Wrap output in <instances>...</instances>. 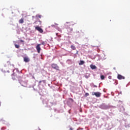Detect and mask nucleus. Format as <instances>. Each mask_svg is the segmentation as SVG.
I'll return each instance as SVG.
<instances>
[{
  "instance_id": "2eb2a0df",
  "label": "nucleus",
  "mask_w": 130,
  "mask_h": 130,
  "mask_svg": "<svg viewBox=\"0 0 130 130\" xmlns=\"http://www.w3.org/2000/svg\"><path fill=\"white\" fill-rule=\"evenodd\" d=\"M81 129L83 130V129H84V128H78L77 130H81Z\"/></svg>"
},
{
  "instance_id": "9b49d317",
  "label": "nucleus",
  "mask_w": 130,
  "mask_h": 130,
  "mask_svg": "<svg viewBox=\"0 0 130 130\" xmlns=\"http://www.w3.org/2000/svg\"><path fill=\"white\" fill-rule=\"evenodd\" d=\"M101 80H104L105 79V77L104 75H101Z\"/></svg>"
},
{
  "instance_id": "9d476101",
  "label": "nucleus",
  "mask_w": 130,
  "mask_h": 130,
  "mask_svg": "<svg viewBox=\"0 0 130 130\" xmlns=\"http://www.w3.org/2000/svg\"><path fill=\"white\" fill-rule=\"evenodd\" d=\"M19 23H20V24H23V23H24V19L21 18V19L19 20Z\"/></svg>"
},
{
  "instance_id": "4468645a",
  "label": "nucleus",
  "mask_w": 130,
  "mask_h": 130,
  "mask_svg": "<svg viewBox=\"0 0 130 130\" xmlns=\"http://www.w3.org/2000/svg\"><path fill=\"white\" fill-rule=\"evenodd\" d=\"M85 96H86V97H87V96H89V93H87V92H86V93H85Z\"/></svg>"
},
{
  "instance_id": "a878e982",
  "label": "nucleus",
  "mask_w": 130,
  "mask_h": 130,
  "mask_svg": "<svg viewBox=\"0 0 130 130\" xmlns=\"http://www.w3.org/2000/svg\"><path fill=\"white\" fill-rule=\"evenodd\" d=\"M52 27H53L54 25H52Z\"/></svg>"
},
{
  "instance_id": "39448f33",
  "label": "nucleus",
  "mask_w": 130,
  "mask_h": 130,
  "mask_svg": "<svg viewBox=\"0 0 130 130\" xmlns=\"http://www.w3.org/2000/svg\"><path fill=\"white\" fill-rule=\"evenodd\" d=\"M117 79L118 80H124V79H125V77L120 74H118Z\"/></svg>"
},
{
  "instance_id": "393cba45",
  "label": "nucleus",
  "mask_w": 130,
  "mask_h": 130,
  "mask_svg": "<svg viewBox=\"0 0 130 130\" xmlns=\"http://www.w3.org/2000/svg\"><path fill=\"white\" fill-rule=\"evenodd\" d=\"M58 34H56V36H57Z\"/></svg>"
},
{
  "instance_id": "f03ea898",
  "label": "nucleus",
  "mask_w": 130,
  "mask_h": 130,
  "mask_svg": "<svg viewBox=\"0 0 130 130\" xmlns=\"http://www.w3.org/2000/svg\"><path fill=\"white\" fill-rule=\"evenodd\" d=\"M92 95L93 96H94V95H95V96H96V97H100L101 96V93H100V92H92Z\"/></svg>"
},
{
  "instance_id": "f257e3e1",
  "label": "nucleus",
  "mask_w": 130,
  "mask_h": 130,
  "mask_svg": "<svg viewBox=\"0 0 130 130\" xmlns=\"http://www.w3.org/2000/svg\"><path fill=\"white\" fill-rule=\"evenodd\" d=\"M51 67L52 69H54V70H56V71H59V67L57 66V64L53 63L51 64Z\"/></svg>"
},
{
  "instance_id": "7ed1b4c3",
  "label": "nucleus",
  "mask_w": 130,
  "mask_h": 130,
  "mask_svg": "<svg viewBox=\"0 0 130 130\" xmlns=\"http://www.w3.org/2000/svg\"><path fill=\"white\" fill-rule=\"evenodd\" d=\"M35 29H36V30H37V31L40 32V33H43V29H42V28H41V27H40L39 26H36Z\"/></svg>"
},
{
  "instance_id": "6ab92c4d",
  "label": "nucleus",
  "mask_w": 130,
  "mask_h": 130,
  "mask_svg": "<svg viewBox=\"0 0 130 130\" xmlns=\"http://www.w3.org/2000/svg\"><path fill=\"white\" fill-rule=\"evenodd\" d=\"M70 100H71V101H72V102H74V100H73V99H70Z\"/></svg>"
},
{
  "instance_id": "f8f14e48",
  "label": "nucleus",
  "mask_w": 130,
  "mask_h": 130,
  "mask_svg": "<svg viewBox=\"0 0 130 130\" xmlns=\"http://www.w3.org/2000/svg\"><path fill=\"white\" fill-rule=\"evenodd\" d=\"M15 46L16 48H20V46L19 45L15 44Z\"/></svg>"
},
{
  "instance_id": "4be33fe9",
  "label": "nucleus",
  "mask_w": 130,
  "mask_h": 130,
  "mask_svg": "<svg viewBox=\"0 0 130 130\" xmlns=\"http://www.w3.org/2000/svg\"><path fill=\"white\" fill-rule=\"evenodd\" d=\"M70 130H73V128L71 127V128H70Z\"/></svg>"
},
{
  "instance_id": "b1692460",
  "label": "nucleus",
  "mask_w": 130,
  "mask_h": 130,
  "mask_svg": "<svg viewBox=\"0 0 130 130\" xmlns=\"http://www.w3.org/2000/svg\"><path fill=\"white\" fill-rule=\"evenodd\" d=\"M94 87H97V86H96V85H94Z\"/></svg>"
},
{
  "instance_id": "a211bd4d",
  "label": "nucleus",
  "mask_w": 130,
  "mask_h": 130,
  "mask_svg": "<svg viewBox=\"0 0 130 130\" xmlns=\"http://www.w3.org/2000/svg\"><path fill=\"white\" fill-rule=\"evenodd\" d=\"M20 42H24V41L23 40H20Z\"/></svg>"
},
{
  "instance_id": "20e7f679",
  "label": "nucleus",
  "mask_w": 130,
  "mask_h": 130,
  "mask_svg": "<svg viewBox=\"0 0 130 130\" xmlns=\"http://www.w3.org/2000/svg\"><path fill=\"white\" fill-rule=\"evenodd\" d=\"M40 45H41V44H39L37 45L36 47L38 53H40V51L41 50V48H40Z\"/></svg>"
},
{
  "instance_id": "ddd939ff",
  "label": "nucleus",
  "mask_w": 130,
  "mask_h": 130,
  "mask_svg": "<svg viewBox=\"0 0 130 130\" xmlns=\"http://www.w3.org/2000/svg\"><path fill=\"white\" fill-rule=\"evenodd\" d=\"M37 17H38V18H39V19H41L42 16L40 15H37Z\"/></svg>"
},
{
  "instance_id": "423d86ee",
  "label": "nucleus",
  "mask_w": 130,
  "mask_h": 130,
  "mask_svg": "<svg viewBox=\"0 0 130 130\" xmlns=\"http://www.w3.org/2000/svg\"><path fill=\"white\" fill-rule=\"evenodd\" d=\"M24 61H25V62H29V61H30V59H29V58L27 57H24Z\"/></svg>"
},
{
  "instance_id": "0eeeda50",
  "label": "nucleus",
  "mask_w": 130,
  "mask_h": 130,
  "mask_svg": "<svg viewBox=\"0 0 130 130\" xmlns=\"http://www.w3.org/2000/svg\"><path fill=\"white\" fill-rule=\"evenodd\" d=\"M90 68L92 70H96L97 69V67L95 65L91 64L90 65Z\"/></svg>"
},
{
  "instance_id": "1a4fd4ad",
  "label": "nucleus",
  "mask_w": 130,
  "mask_h": 130,
  "mask_svg": "<svg viewBox=\"0 0 130 130\" xmlns=\"http://www.w3.org/2000/svg\"><path fill=\"white\" fill-rule=\"evenodd\" d=\"M71 48H72V49H73V50H76V47L74 45H71Z\"/></svg>"
},
{
  "instance_id": "6e6552de",
  "label": "nucleus",
  "mask_w": 130,
  "mask_h": 130,
  "mask_svg": "<svg viewBox=\"0 0 130 130\" xmlns=\"http://www.w3.org/2000/svg\"><path fill=\"white\" fill-rule=\"evenodd\" d=\"M85 63V61L83 60H80V62H79V66H82V64H84Z\"/></svg>"
},
{
  "instance_id": "aec40b11",
  "label": "nucleus",
  "mask_w": 130,
  "mask_h": 130,
  "mask_svg": "<svg viewBox=\"0 0 130 130\" xmlns=\"http://www.w3.org/2000/svg\"><path fill=\"white\" fill-rule=\"evenodd\" d=\"M41 83H42V81H39V84H41Z\"/></svg>"
},
{
  "instance_id": "412c9836",
  "label": "nucleus",
  "mask_w": 130,
  "mask_h": 130,
  "mask_svg": "<svg viewBox=\"0 0 130 130\" xmlns=\"http://www.w3.org/2000/svg\"><path fill=\"white\" fill-rule=\"evenodd\" d=\"M39 22H40V25H41V21L39 20Z\"/></svg>"
},
{
  "instance_id": "dca6fc26",
  "label": "nucleus",
  "mask_w": 130,
  "mask_h": 130,
  "mask_svg": "<svg viewBox=\"0 0 130 130\" xmlns=\"http://www.w3.org/2000/svg\"><path fill=\"white\" fill-rule=\"evenodd\" d=\"M69 23H70V22H66V23L65 24V25L68 26V24H69Z\"/></svg>"
},
{
  "instance_id": "f3484780",
  "label": "nucleus",
  "mask_w": 130,
  "mask_h": 130,
  "mask_svg": "<svg viewBox=\"0 0 130 130\" xmlns=\"http://www.w3.org/2000/svg\"><path fill=\"white\" fill-rule=\"evenodd\" d=\"M45 43L44 42H43L42 43V45H44Z\"/></svg>"
},
{
  "instance_id": "5701e85b",
  "label": "nucleus",
  "mask_w": 130,
  "mask_h": 130,
  "mask_svg": "<svg viewBox=\"0 0 130 130\" xmlns=\"http://www.w3.org/2000/svg\"><path fill=\"white\" fill-rule=\"evenodd\" d=\"M109 79H111V76H109Z\"/></svg>"
}]
</instances>
